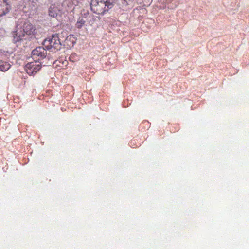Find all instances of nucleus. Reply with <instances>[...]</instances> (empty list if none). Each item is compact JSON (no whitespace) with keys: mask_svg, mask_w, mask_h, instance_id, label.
Masks as SVG:
<instances>
[{"mask_svg":"<svg viewBox=\"0 0 249 249\" xmlns=\"http://www.w3.org/2000/svg\"><path fill=\"white\" fill-rule=\"evenodd\" d=\"M36 27L30 22L19 20L17 22L16 29L12 32L13 42L17 46L24 44L27 39L26 35H32L36 33Z\"/></svg>","mask_w":249,"mask_h":249,"instance_id":"1","label":"nucleus"},{"mask_svg":"<svg viewBox=\"0 0 249 249\" xmlns=\"http://www.w3.org/2000/svg\"><path fill=\"white\" fill-rule=\"evenodd\" d=\"M60 37V36L52 35L51 37H48L43 41L42 45L48 50L53 48L56 50H59L62 45H66L65 44H63Z\"/></svg>","mask_w":249,"mask_h":249,"instance_id":"2","label":"nucleus"},{"mask_svg":"<svg viewBox=\"0 0 249 249\" xmlns=\"http://www.w3.org/2000/svg\"><path fill=\"white\" fill-rule=\"evenodd\" d=\"M91 10L97 14H103L107 11V8L103 0H92L90 3Z\"/></svg>","mask_w":249,"mask_h":249,"instance_id":"3","label":"nucleus"},{"mask_svg":"<svg viewBox=\"0 0 249 249\" xmlns=\"http://www.w3.org/2000/svg\"><path fill=\"white\" fill-rule=\"evenodd\" d=\"M32 58L36 62H39L49 56L47 55L46 49L43 47H38L34 49L32 52Z\"/></svg>","mask_w":249,"mask_h":249,"instance_id":"4","label":"nucleus"},{"mask_svg":"<svg viewBox=\"0 0 249 249\" xmlns=\"http://www.w3.org/2000/svg\"><path fill=\"white\" fill-rule=\"evenodd\" d=\"M11 9V6L5 0H0V17L8 13Z\"/></svg>","mask_w":249,"mask_h":249,"instance_id":"5","label":"nucleus"},{"mask_svg":"<svg viewBox=\"0 0 249 249\" xmlns=\"http://www.w3.org/2000/svg\"><path fill=\"white\" fill-rule=\"evenodd\" d=\"M54 35H57V36H60V38L61 39V41H63V44H65L67 45H70V44H69L68 43V41L74 39L73 35H70L69 36H67L68 34L67 31H63L61 34L58 33L54 34Z\"/></svg>","mask_w":249,"mask_h":249,"instance_id":"6","label":"nucleus"},{"mask_svg":"<svg viewBox=\"0 0 249 249\" xmlns=\"http://www.w3.org/2000/svg\"><path fill=\"white\" fill-rule=\"evenodd\" d=\"M49 16L53 18H57L58 16L61 15L60 10L55 6H51L48 11Z\"/></svg>","mask_w":249,"mask_h":249,"instance_id":"7","label":"nucleus"},{"mask_svg":"<svg viewBox=\"0 0 249 249\" xmlns=\"http://www.w3.org/2000/svg\"><path fill=\"white\" fill-rule=\"evenodd\" d=\"M32 66L33 62L28 63L25 66V71L29 75H32L35 74L32 70Z\"/></svg>","mask_w":249,"mask_h":249,"instance_id":"8","label":"nucleus"},{"mask_svg":"<svg viewBox=\"0 0 249 249\" xmlns=\"http://www.w3.org/2000/svg\"><path fill=\"white\" fill-rule=\"evenodd\" d=\"M10 66V64L8 62H3L0 64V70L2 71H5L9 69Z\"/></svg>","mask_w":249,"mask_h":249,"instance_id":"9","label":"nucleus"},{"mask_svg":"<svg viewBox=\"0 0 249 249\" xmlns=\"http://www.w3.org/2000/svg\"><path fill=\"white\" fill-rule=\"evenodd\" d=\"M104 1L107 8V10H108L109 9L111 8L113 5L115 3L116 0H103Z\"/></svg>","mask_w":249,"mask_h":249,"instance_id":"10","label":"nucleus"},{"mask_svg":"<svg viewBox=\"0 0 249 249\" xmlns=\"http://www.w3.org/2000/svg\"><path fill=\"white\" fill-rule=\"evenodd\" d=\"M32 67L34 73H36L41 69V66L40 64H36V63L33 62V66Z\"/></svg>","mask_w":249,"mask_h":249,"instance_id":"11","label":"nucleus"},{"mask_svg":"<svg viewBox=\"0 0 249 249\" xmlns=\"http://www.w3.org/2000/svg\"><path fill=\"white\" fill-rule=\"evenodd\" d=\"M85 23V21L83 19H81L80 20L77 22L76 26L78 28H80Z\"/></svg>","mask_w":249,"mask_h":249,"instance_id":"12","label":"nucleus"},{"mask_svg":"<svg viewBox=\"0 0 249 249\" xmlns=\"http://www.w3.org/2000/svg\"><path fill=\"white\" fill-rule=\"evenodd\" d=\"M126 4H128L129 3H130L133 1V0H124Z\"/></svg>","mask_w":249,"mask_h":249,"instance_id":"13","label":"nucleus"}]
</instances>
